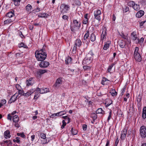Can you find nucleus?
Returning a JSON list of instances; mask_svg holds the SVG:
<instances>
[{
	"label": "nucleus",
	"instance_id": "393cba45",
	"mask_svg": "<svg viewBox=\"0 0 146 146\" xmlns=\"http://www.w3.org/2000/svg\"><path fill=\"white\" fill-rule=\"evenodd\" d=\"M13 120L14 122H18L19 120V117L17 115H15L13 117Z\"/></svg>",
	"mask_w": 146,
	"mask_h": 146
},
{
	"label": "nucleus",
	"instance_id": "ddd939ff",
	"mask_svg": "<svg viewBox=\"0 0 146 146\" xmlns=\"http://www.w3.org/2000/svg\"><path fill=\"white\" fill-rule=\"evenodd\" d=\"M127 133V131L125 129H124L122 132V133L121 138V139L124 140L126 136Z\"/></svg>",
	"mask_w": 146,
	"mask_h": 146
},
{
	"label": "nucleus",
	"instance_id": "bb28decb",
	"mask_svg": "<svg viewBox=\"0 0 146 146\" xmlns=\"http://www.w3.org/2000/svg\"><path fill=\"white\" fill-rule=\"evenodd\" d=\"M32 7L30 4H28L26 7V9L27 11L30 12L31 11L32 9Z\"/></svg>",
	"mask_w": 146,
	"mask_h": 146
},
{
	"label": "nucleus",
	"instance_id": "de8ad7c7",
	"mask_svg": "<svg viewBox=\"0 0 146 146\" xmlns=\"http://www.w3.org/2000/svg\"><path fill=\"white\" fill-rule=\"evenodd\" d=\"M140 3L142 5H145L146 4V2L144 0H141Z\"/></svg>",
	"mask_w": 146,
	"mask_h": 146
},
{
	"label": "nucleus",
	"instance_id": "b1692460",
	"mask_svg": "<svg viewBox=\"0 0 146 146\" xmlns=\"http://www.w3.org/2000/svg\"><path fill=\"white\" fill-rule=\"evenodd\" d=\"M3 144L6 143L7 146H11L12 145L11 141L9 140H7L5 141H3Z\"/></svg>",
	"mask_w": 146,
	"mask_h": 146
},
{
	"label": "nucleus",
	"instance_id": "6e6552de",
	"mask_svg": "<svg viewBox=\"0 0 146 146\" xmlns=\"http://www.w3.org/2000/svg\"><path fill=\"white\" fill-rule=\"evenodd\" d=\"M62 84V79L60 78H59L57 80L54 86L55 87L58 88Z\"/></svg>",
	"mask_w": 146,
	"mask_h": 146
},
{
	"label": "nucleus",
	"instance_id": "9d476101",
	"mask_svg": "<svg viewBox=\"0 0 146 146\" xmlns=\"http://www.w3.org/2000/svg\"><path fill=\"white\" fill-rule=\"evenodd\" d=\"M34 78H30L26 80V83L27 86H32L33 84L34 83V81L33 80Z\"/></svg>",
	"mask_w": 146,
	"mask_h": 146
},
{
	"label": "nucleus",
	"instance_id": "72a5a7b5",
	"mask_svg": "<svg viewBox=\"0 0 146 146\" xmlns=\"http://www.w3.org/2000/svg\"><path fill=\"white\" fill-rule=\"evenodd\" d=\"M15 6H18L20 4V2L21 0H12Z\"/></svg>",
	"mask_w": 146,
	"mask_h": 146
},
{
	"label": "nucleus",
	"instance_id": "338daca9",
	"mask_svg": "<svg viewBox=\"0 0 146 146\" xmlns=\"http://www.w3.org/2000/svg\"><path fill=\"white\" fill-rule=\"evenodd\" d=\"M88 22V19H85V20H84L83 21V23L84 24H86Z\"/></svg>",
	"mask_w": 146,
	"mask_h": 146
},
{
	"label": "nucleus",
	"instance_id": "052dcab7",
	"mask_svg": "<svg viewBox=\"0 0 146 146\" xmlns=\"http://www.w3.org/2000/svg\"><path fill=\"white\" fill-rule=\"evenodd\" d=\"M57 116V113H53L50 116V118H53L55 116Z\"/></svg>",
	"mask_w": 146,
	"mask_h": 146
},
{
	"label": "nucleus",
	"instance_id": "774afa93",
	"mask_svg": "<svg viewBox=\"0 0 146 146\" xmlns=\"http://www.w3.org/2000/svg\"><path fill=\"white\" fill-rule=\"evenodd\" d=\"M16 87L18 90H19V88L20 87V86L19 84H17L16 85Z\"/></svg>",
	"mask_w": 146,
	"mask_h": 146
},
{
	"label": "nucleus",
	"instance_id": "aec40b11",
	"mask_svg": "<svg viewBox=\"0 0 146 146\" xmlns=\"http://www.w3.org/2000/svg\"><path fill=\"white\" fill-rule=\"evenodd\" d=\"M82 44L81 41L80 39H78L76 40L75 42V45L77 46L80 47Z\"/></svg>",
	"mask_w": 146,
	"mask_h": 146
},
{
	"label": "nucleus",
	"instance_id": "0eeeda50",
	"mask_svg": "<svg viewBox=\"0 0 146 146\" xmlns=\"http://www.w3.org/2000/svg\"><path fill=\"white\" fill-rule=\"evenodd\" d=\"M128 4H129L131 5V6H132L135 10L137 11L140 8L139 5L137 4H135L134 2L133 1H130Z\"/></svg>",
	"mask_w": 146,
	"mask_h": 146
},
{
	"label": "nucleus",
	"instance_id": "5701e85b",
	"mask_svg": "<svg viewBox=\"0 0 146 146\" xmlns=\"http://www.w3.org/2000/svg\"><path fill=\"white\" fill-rule=\"evenodd\" d=\"M49 91V89L48 88H41V90L40 91V94H44V93H47Z\"/></svg>",
	"mask_w": 146,
	"mask_h": 146
},
{
	"label": "nucleus",
	"instance_id": "c756f323",
	"mask_svg": "<svg viewBox=\"0 0 146 146\" xmlns=\"http://www.w3.org/2000/svg\"><path fill=\"white\" fill-rule=\"evenodd\" d=\"M119 45L121 48H123L125 45V42L122 40L119 43Z\"/></svg>",
	"mask_w": 146,
	"mask_h": 146
},
{
	"label": "nucleus",
	"instance_id": "6e6d98bb",
	"mask_svg": "<svg viewBox=\"0 0 146 146\" xmlns=\"http://www.w3.org/2000/svg\"><path fill=\"white\" fill-rule=\"evenodd\" d=\"M11 114H9L8 115V117H7V119H8L10 120L11 121V120L12 119V117L11 116Z\"/></svg>",
	"mask_w": 146,
	"mask_h": 146
},
{
	"label": "nucleus",
	"instance_id": "1a4fd4ad",
	"mask_svg": "<svg viewBox=\"0 0 146 146\" xmlns=\"http://www.w3.org/2000/svg\"><path fill=\"white\" fill-rule=\"evenodd\" d=\"M39 66L40 67L45 68L47 67L49 65V63L47 62L41 61Z\"/></svg>",
	"mask_w": 146,
	"mask_h": 146
},
{
	"label": "nucleus",
	"instance_id": "37998d69",
	"mask_svg": "<svg viewBox=\"0 0 146 146\" xmlns=\"http://www.w3.org/2000/svg\"><path fill=\"white\" fill-rule=\"evenodd\" d=\"M125 88L126 87L124 86L122 89L121 90V92L120 94V95L121 96H122L123 95L124 92H125Z\"/></svg>",
	"mask_w": 146,
	"mask_h": 146
},
{
	"label": "nucleus",
	"instance_id": "20e7f679",
	"mask_svg": "<svg viewBox=\"0 0 146 146\" xmlns=\"http://www.w3.org/2000/svg\"><path fill=\"white\" fill-rule=\"evenodd\" d=\"M140 134L143 138H145L146 137V128L144 126H141L140 129Z\"/></svg>",
	"mask_w": 146,
	"mask_h": 146
},
{
	"label": "nucleus",
	"instance_id": "f257e3e1",
	"mask_svg": "<svg viewBox=\"0 0 146 146\" xmlns=\"http://www.w3.org/2000/svg\"><path fill=\"white\" fill-rule=\"evenodd\" d=\"M35 55L38 61L44 60L47 56V54L45 52V50L43 48L40 50L36 51Z\"/></svg>",
	"mask_w": 146,
	"mask_h": 146
},
{
	"label": "nucleus",
	"instance_id": "cd10ccee",
	"mask_svg": "<svg viewBox=\"0 0 146 146\" xmlns=\"http://www.w3.org/2000/svg\"><path fill=\"white\" fill-rule=\"evenodd\" d=\"M33 90H30L29 92L23 94L24 96H29L31 95L33 92Z\"/></svg>",
	"mask_w": 146,
	"mask_h": 146
},
{
	"label": "nucleus",
	"instance_id": "3c124183",
	"mask_svg": "<svg viewBox=\"0 0 146 146\" xmlns=\"http://www.w3.org/2000/svg\"><path fill=\"white\" fill-rule=\"evenodd\" d=\"M111 111H110V112H109V115L108 118V121H109L111 119Z\"/></svg>",
	"mask_w": 146,
	"mask_h": 146
},
{
	"label": "nucleus",
	"instance_id": "dca6fc26",
	"mask_svg": "<svg viewBox=\"0 0 146 146\" xmlns=\"http://www.w3.org/2000/svg\"><path fill=\"white\" fill-rule=\"evenodd\" d=\"M47 70H43L41 69H39L37 72V74L39 75L40 76L42 74H44V73L47 72Z\"/></svg>",
	"mask_w": 146,
	"mask_h": 146
},
{
	"label": "nucleus",
	"instance_id": "6ab92c4d",
	"mask_svg": "<svg viewBox=\"0 0 146 146\" xmlns=\"http://www.w3.org/2000/svg\"><path fill=\"white\" fill-rule=\"evenodd\" d=\"M15 20H14V18L12 19L8 18L4 21V23L5 24H8L13 22Z\"/></svg>",
	"mask_w": 146,
	"mask_h": 146
},
{
	"label": "nucleus",
	"instance_id": "4c0bfd02",
	"mask_svg": "<svg viewBox=\"0 0 146 146\" xmlns=\"http://www.w3.org/2000/svg\"><path fill=\"white\" fill-rule=\"evenodd\" d=\"M71 132L73 135H75L77 133V131L74 129L73 128L71 129Z\"/></svg>",
	"mask_w": 146,
	"mask_h": 146
},
{
	"label": "nucleus",
	"instance_id": "13d9d810",
	"mask_svg": "<svg viewBox=\"0 0 146 146\" xmlns=\"http://www.w3.org/2000/svg\"><path fill=\"white\" fill-rule=\"evenodd\" d=\"M119 142V140L118 138H117L116 139L115 141V146H117V144Z\"/></svg>",
	"mask_w": 146,
	"mask_h": 146
},
{
	"label": "nucleus",
	"instance_id": "4d7b16f0",
	"mask_svg": "<svg viewBox=\"0 0 146 146\" xmlns=\"http://www.w3.org/2000/svg\"><path fill=\"white\" fill-rule=\"evenodd\" d=\"M75 27L74 26V27L71 26L70 29L72 31H75Z\"/></svg>",
	"mask_w": 146,
	"mask_h": 146
},
{
	"label": "nucleus",
	"instance_id": "bf43d9fd",
	"mask_svg": "<svg viewBox=\"0 0 146 146\" xmlns=\"http://www.w3.org/2000/svg\"><path fill=\"white\" fill-rule=\"evenodd\" d=\"M19 36H20V37L21 38H22L23 37H24V35H23L22 32H21V31H19Z\"/></svg>",
	"mask_w": 146,
	"mask_h": 146
},
{
	"label": "nucleus",
	"instance_id": "a19ab883",
	"mask_svg": "<svg viewBox=\"0 0 146 146\" xmlns=\"http://www.w3.org/2000/svg\"><path fill=\"white\" fill-rule=\"evenodd\" d=\"M40 136L41 138L45 139L46 138V134L44 133H41L40 134Z\"/></svg>",
	"mask_w": 146,
	"mask_h": 146
},
{
	"label": "nucleus",
	"instance_id": "f3484780",
	"mask_svg": "<svg viewBox=\"0 0 146 146\" xmlns=\"http://www.w3.org/2000/svg\"><path fill=\"white\" fill-rule=\"evenodd\" d=\"M131 37L132 39L135 40L137 38V35L135 31L133 32L131 34Z\"/></svg>",
	"mask_w": 146,
	"mask_h": 146
},
{
	"label": "nucleus",
	"instance_id": "9b49d317",
	"mask_svg": "<svg viewBox=\"0 0 146 146\" xmlns=\"http://www.w3.org/2000/svg\"><path fill=\"white\" fill-rule=\"evenodd\" d=\"M18 96V94L16 93L12 96L9 100V103H11L12 102H15Z\"/></svg>",
	"mask_w": 146,
	"mask_h": 146
},
{
	"label": "nucleus",
	"instance_id": "2eb2a0df",
	"mask_svg": "<svg viewBox=\"0 0 146 146\" xmlns=\"http://www.w3.org/2000/svg\"><path fill=\"white\" fill-rule=\"evenodd\" d=\"M4 137L6 139L9 138L11 137L10 132L9 130H7L4 132Z\"/></svg>",
	"mask_w": 146,
	"mask_h": 146
},
{
	"label": "nucleus",
	"instance_id": "a878e982",
	"mask_svg": "<svg viewBox=\"0 0 146 146\" xmlns=\"http://www.w3.org/2000/svg\"><path fill=\"white\" fill-rule=\"evenodd\" d=\"M96 36L94 34L92 33L91 35L90 39L91 41L93 42L96 40Z\"/></svg>",
	"mask_w": 146,
	"mask_h": 146
},
{
	"label": "nucleus",
	"instance_id": "a18cd8bd",
	"mask_svg": "<svg viewBox=\"0 0 146 146\" xmlns=\"http://www.w3.org/2000/svg\"><path fill=\"white\" fill-rule=\"evenodd\" d=\"M62 125L61 126V128L62 129H63L64 128V126L66 125V123L65 122V121L64 120H63L62 121Z\"/></svg>",
	"mask_w": 146,
	"mask_h": 146
},
{
	"label": "nucleus",
	"instance_id": "864d4df0",
	"mask_svg": "<svg viewBox=\"0 0 146 146\" xmlns=\"http://www.w3.org/2000/svg\"><path fill=\"white\" fill-rule=\"evenodd\" d=\"M139 50V48L138 47H136L135 48V52H134V54H136L137 53H139L138 52V51Z\"/></svg>",
	"mask_w": 146,
	"mask_h": 146
},
{
	"label": "nucleus",
	"instance_id": "79ce46f5",
	"mask_svg": "<svg viewBox=\"0 0 146 146\" xmlns=\"http://www.w3.org/2000/svg\"><path fill=\"white\" fill-rule=\"evenodd\" d=\"M106 33V32H102V35H101V40H103L104 37H105V34Z\"/></svg>",
	"mask_w": 146,
	"mask_h": 146
},
{
	"label": "nucleus",
	"instance_id": "39448f33",
	"mask_svg": "<svg viewBox=\"0 0 146 146\" xmlns=\"http://www.w3.org/2000/svg\"><path fill=\"white\" fill-rule=\"evenodd\" d=\"M101 12L100 10L97 9L94 11V15L95 18L100 21L101 20V18L100 15L101 14Z\"/></svg>",
	"mask_w": 146,
	"mask_h": 146
},
{
	"label": "nucleus",
	"instance_id": "f03ea898",
	"mask_svg": "<svg viewBox=\"0 0 146 146\" xmlns=\"http://www.w3.org/2000/svg\"><path fill=\"white\" fill-rule=\"evenodd\" d=\"M93 55H94V54L92 52H90L84 59L82 62L83 64L88 65L93 60Z\"/></svg>",
	"mask_w": 146,
	"mask_h": 146
},
{
	"label": "nucleus",
	"instance_id": "49530a36",
	"mask_svg": "<svg viewBox=\"0 0 146 146\" xmlns=\"http://www.w3.org/2000/svg\"><path fill=\"white\" fill-rule=\"evenodd\" d=\"M83 68L84 70H90L91 69V67L87 66H83Z\"/></svg>",
	"mask_w": 146,
	"mask_h": 146
},
{
	"label": "nucleus",
	"instance_id": "0e129e2a",
	"mask_svg": "<svg viewBox=\"0 0 146 146\" xmlns=\"http://www.w3.org/2000/svg\"><path fill=\"white\" fill-rule=\"evenodd\" d=\"M6 101L5 100H3L1 101V103L2 104H6Z\"/></svg>",
	"mask_w": 146,
	"mask_h": 146
},
{
	"label": "nucleus",
	"instance_id": "8fccbe9b",
	"mask_svg": "<svg viewBox=\"0 0 146 146\" xmlns=\"http://www.w3.org/2000/svg\"><path fill=\"white\" fill-rule=\"evenodd\" d=\"M92 117L94 119H96L97 118V115L95 113H93L92 115Z\"/></svg>",
	"mask_w": 146,
	"mask_h": 146
},
{
	"label": "nucleus",
	"instance_id": "7c9ffc66",
	"mask_svg": "<svg viewBox=\"0 0 146 146\" xmlns=\"http://www.w3.org/2000/svg\"><path fill=\"white\" fill-rule=\"evenodd\" d=\"M89 31H86V33L84 37V40H86L88 38V37H89Z\"/></svg>",
	"mask_w": 146,
	"mask_h": 146
},
{
	"label": "nucleus",
	"instance_id": "e433bc0d",
	"mask_svg": "<svg viewBox=\"0 0 146 146\" xmlns=\"http://www.w3.org/2000/svg\"><path fill=\"white\" fill-rule=\"evenodd\" d=\"M38 16L40 17H47L46 14L45 13H39L38 14Z\"/></svg>",
	"mask_w": 146,
	"mask_h": 146
},
{
	"label": "nucleus",
	"instance_id": "412c9836",
	"mask_svg": "<svg viewBox=\"0 0 146 146\" xmlns=\"http://www.w3.org/2000/svg\"><path fill=\"white\" fill-rule=\"evenodd\" d=\"M112 103V101L111 100H107L105 103L106 106L107 107Z\"/></svg>",
	"mask_w": 146,
	"mask_h": 146
},
{
	"label": "nucleus",
	"instance_id": "473e14b6",
	"mask_svg": "<svg viewBox=\"0 0 146 146\" xmlns=\"http://www.w3.org/2000/svg\"><path fill=\"white\" fill-rule=\"evenodd\" d=\"M110 43V42L106 43L104 45L103 49L105 50H107V49L109 47V44Z\"/></svg>",
	"mask_w": 146,
	"mask_h": 146
},
{
	"label": "nucleus",
	"instance_id": "09e8293b",
	"mask_svg": "<svg viewBox=\"0 0 146 146\" xmlns=\"http://www.w3.org/2000/svg\"><path fill=\"white\" fill-rule=\"evenodd\" d=\"M120 35L124 39H126V36L124 35L123 33H121L120 34Z\"/></svg>",
	"mask_w": 146,
	"mask_h": 146
},
{
	"label": "nucleus",
	"instance_id": "5fc2aeb1",
	"mask_svg": "<svg viewBox=\"0 0 146 146\" xmlns=\"http://www.w3.org/2000/svg\"><path fill=\"white\" fill-rule=\"evenodd\" d=\"M16 142L17 143H20L21 141L19 140L20 138L18 137H16Z\"/></svg>",
	"mask_w": 146,
	"mask_h": 146
},
{
	"label": "nucleus",
	"instance_id": "f704fd0d",
	"mask_svg": "<svg viewBox=\"0 0 146 146\" xmlns=\"http://www.w3.org/2000/svg\"><path fill=\"white\" fill-rule=\"evenodd\" d=\"M103 112H104L101 108L98 109L96 111V113H102L103 114Z\"/></svg>",
	"mask_w": 146,
	"mask_h": 146
},
{
	"label": "nucleus",
	"instance_id": "58836bf2",
	"mask_svg": "<svg viewBox=\"0 0 146 146\" xmlns=\"http://www.w3.org/2000/svg\"><path fill=\"white\" fill-rule=\"evenodd\" d=\"M65 113L64 111H61L57 113V116H60L64 115Z\"/></svg>",
	"mask_w": 146,
	"mask_h": 146
},
{
	"label": "nucleus",
	"instance_id": "c03bdc74",
	"mask_svg": "<svg viewBox=\"0 0 146 146\" xmlns=\"http://www.w3.org/2000/svg\"><path fill=\"white\" fill-rule=\"evenodd\" d=\"M114 65V64H111V65L109 66V67L108 69V72H110V71H111L112 68L113 67Z\"/></svg>",
	"mask_w": 146,
	"mask_h": 146
},
{
	"label": "nucleus",
	"instance_id": "7ed1b4c3",
	"mask_svg": "<svg viewBox=\"0 0 146 146\" xmlns=\"http://www.w3.org/2000/svg\"><path fill=\"white\" fill-rule=\"evenodd\" d=\"M60 8L62 9L61 11V14L63 15L67 12L70 7L68 5L64 4H62L60 6Z\"/></svg>",
	"mask_w": 146,
	"mask_h": 146
},
{
	"label": "nucleus",
	"instance_id": "c9c22d12",
	"mask_svg": "<svg viewBox=\"0 0 146 146\" xmlns=\"http://www.w3.org/2000/svg\"><path fill=\"white\" fill-rule=\"evenodd\" d=\"M109 80L108 79H107L106 78L104 77L103 78L101 82V84L103 85H104L105 84V82L107 81H109Z\"/></svg>",
	"mask_w": 146,
	"mask_h": 146
},
{
	"label": "nucleus",
	"instance_id": "ea45409f",
	"mask_svg": "<svg viewBox=\"0 0 146 146\" xmlns=\"http://www.w3.org/2000/svg\"><path fill=\"white\" fill-rule=\"evenodd\" d=\"M17 135L18 136H20L21 137L23 138H25V136L24 135V133H17Z\"/></svg>",
	"mask_w": 146,
	"mask_h": 146
},
{
	"label": "nucleus",
	"instance_id": "e2e57ef3",
	"mask_svg": "<svg viewBox=\"0 0 146 146\" xmlns=\"http://www.w3.org/2000/svg\"><path fill=\"white\" fill-rule=\"evenodd\" d=\"M19 94H24V91L23 90H19Z\"/></svg>",
	"mask_w": 146,
	"mask_h": 146
},
{
	"label": "nucleus",
	"instance_id": "a211bd4d",
	"mask_svg": "<svg viewBox=\"0 0 146 146\" xmlns=\"http://www.w3.org/2000/svg\"><path fill=\"white\" fill-rule=\"evenodd\" d=\"M74 26L76 27L79 28L80 26V23L79 22L76 20H74L73 21Z\"/></svg>",
	"mask_w": 146,
	"mask_h": 146
},
{
	"label": "nucleus",
	"instance_id": "4468645a",
	"mask_svg": "<svg viewBox=\"0 0 146 146\" xmlns=\"http://www.w3.org/2000/svg\"><path fill=\"white\" fill-rule=\"evenodd\" d=\"M144 11L140 10L136 14V16L137 18H140L144 15Z\"/></svg>",
	"mask_w": 146,
	"mask_h": 146
},
{
	"label": "nucleus",
	"instance_id": "4be33fe9",
	"mask_svg": "<svg viewBox=\"0 0 146 146\" xmlns=\"http://www.w3.org/2000/svg\"><path fill=\"white\" fill-rule=\"evenodd\" d=\"M142 116L143 119H145L146 118V107L143 108Z\"/></svg>",
	"mask_w": 146,
	"mask_h": 146
},
{
	"label": "nucleus",
	"instance_id": "2f4dec72",
	"mask_svg": "<svg viewBox=\"0 0 146 146\" xmlns=\"http://www.w3.org/2000/svg\"><path fill=\"white\" fill-rule=\"evenodd\" d=\"M110 93L113 96H116L117 94V92H116L115 89H112Z\"/></svg>",
	"mask_w": 146,
	"mask_h": 146
},
{
	"label": "nucleus",
	"instance_id": "680f3d73",
	"mask_svg": "<svg viewBox=\"0 0 146 146\" xmlns=\"http://www.w3.org/2000/svg\"><path fill=\"white\" fill-rule=\"evenodd\" d=\"M62 18L64 20L67 19L68 17L66 15H63L62 17Z\"/></svg>",
	"mask_w": 146,
	"mask_h": 146
},
{
	"label": "nucleus",
	"instance_id": "c85d7f7f",
	"mask_svg": "<svg viewBox=\"0 0 146 146\" xmlns=\"http://www.w3.org/2000/svg\"><path fill=\"white\" fill-rule=\"evenodd\" d=\"M71 61V58L69 56H68L66 58L65 62L66 64H68L69 63H70Z\"/></svg>",
	"mask_w": 146,
	"mask_h": 146
},
{
	"label": "nucleus",
	"instance_id": "69168bd1",
	"mask_svg": "<svg viewBox=\"0 0 146 146\" xmlns=\"http://www.w3.org/2000/svg\"><path fill=\"white\" fill-rule=\"evenodd\" d=\"M15 127L17 128H18L20 127L19 124L17 123V122L15 123Z\"/></svg>",
	"mask_w": 146,
	"mask_h": 146
},
{
	"label": "nucleus",
	"instance_id": "603ef678",
	"mask_svg": "<svg viewBox=\"0 0 146 146\" xmlns=\"http://www.w3.org/2000/svg\"><path fill=\"white\" fill-rule=\"evenodd\" d=\"M82 128L84 130L86 131L87 129V125L85 124L83 125L82 126Z\"/></svg>",
	"mask_w": 146,
	"mask_h": 146
},
{
	"label": "nucleus",
	"instance_id": "423d86ee",
	"mask_svg": "<svg viewBox=\"0 0 146 146\" xmlns=\"http://www.w3.org/2000/svg\"><path fill=\"white\" fill-rule=\"evenodd\" d=\"M6 17L12 19L14 18V20H15V15L14 14V11H10L7 13L5 15Z\"/></svg>",
	"mask_w": 146,
	"mask_h": 146
},
{
	"label": "nucleus",
	"instance_id": "f8f14e48",
	"mask_svg": "<svg viewBox=\"0 0 146 146\" xmlns=\"http://www.w3.org/2000/svg\"><path fill=\"white\" fill-rule=\"evenodd\" d=\"M134 56L135 60L138 61L140 62L141 60V58L140 54L139 53L134 54Z\"/></svg>",
	"mask_w": 146,
	"mask_h": 146
}]
</instances>
